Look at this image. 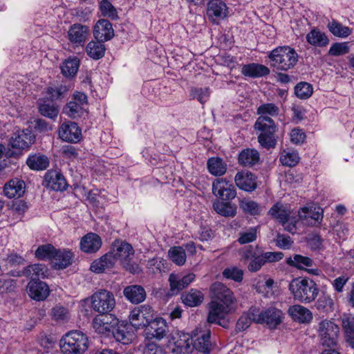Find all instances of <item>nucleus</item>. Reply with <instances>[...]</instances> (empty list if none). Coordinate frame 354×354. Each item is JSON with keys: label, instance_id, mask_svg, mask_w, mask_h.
I'll return each instance as SVG.
<instances>
[{"label": "nucleus", "instance_id": "nucleus-31", "mask_svg": "<svg viewBox=\"0 0 354 354\" xmlns=\"http://www.w3.org/2000/svg\"><path fill=\"white\" fill-rule=\"evenodd\" d=\"M207 15L212 20L223 19L227 16V6L221 0H211L207 3Z\"/></svg>", "mask_w": 354, "mask_h": 354}, {"label": "nucleus", "instance_id": "nucleus-12", "mask_svg": "<svg viewBox=\"0 0 354 354\" xmlns=\"http://www.w3.org/2000/svg\"><path fill=\"white\" fill-rule=\"evenodd\" d=\"M87 104L86 95L82 92H75L73 100L66 104L65 113L72 118H80L85 113Z\"/></svg>", "mask_w": 354, "mask_h": 354}, {"label": "nucleus", "instance_id": "nucleus-7", "mask_svg": "<svg viewBox=\"0 0 354 354\" xmlns=\"http://www.w3.org/2000/svg\"><path fill=\"white\" fill-rule=\"evenodd\" d=\"M154 317L153 310L148 305H142L134 308L129 315V322L136 329L146 328Z\"/></svg>", "mask_w": 354, "mask_h": 354}, {"label": "nucleus", "instance_id": "nucleus-59", "mask_svg": "<svg viewBox=\"0 0 354 354\" xmlns=\"http://www.w3.org/2000/svg\"><path fill=\"white\" fill-rule=\"evenodd\" d=\"M299 160V155L295 151H284L280 156L279 160L283 165L288 167L295 166Z\"/></svg>", "mask_w": 354, "mask_h": 354}, {"label": "nucleus", "instance_id": "nucleus-62", "mask_svg": "<svg viewBox=\"0 0 354 354\" xmlns=\"http://www.w3.org/2000/svg\"><path fill=\"white\" fill-rule=\"evenodd\" d=\"M240 207L245 213L251 215H259L261 213V207L257 203L250 200H243L240 203Z\"/></svg>", "mask_w": 354, "mask_h": 354}, {"label": "nucleus", "instance_id": "nucleus-35", "mask_svg": "<svg viewBox=\"0 0 354 354\" xmlns=\"http://www.w3.org/2000/svg\"><path fill=\"white\" fill-rule=\"evenodd\" d=\"M114 256L111 252L106 253L99 259L94 261L91 266V270L96 273L103 272L106 269H110L115 264Z\"/></svg>", "mask_w": 354, "mask_h": 354}, {"label": "nucleus", "instance_id": "nucleus-24", "mask_svg": "<svg viewBox=\"0 0 354 354\" xmlns=\"http://www.w3.org/2000/svg\"><path fill=\"white\" fill-rule=\"evenodd\" d=\"M291 213L290 206L281 202L276 203L268 211V214L282 225H285L289 221Z\"/></svg>", "mask_w": 354, "mask_h": 354}, {"label": "nucleus", "instance_id": "nucleus-1", "mask_svg": "<svg viewBox=\"0 0 354 354\" xmlns=\"http://www.w3.org/2000/svg\"><path fill=\"white\" fill-rule=\"evenodd\" d=\"M288 288L295 300L305 304L314 301L319 293L317 283L309 278L294 279Z\"/></svg>", "mask_w": 354, "mask_h": 354}, {"label": "nucleus", "instance_id": "nucleus-21", "mask_svg": "<svg viewBox=\"0 0 354 354\" xmlns=\"http://www.w3.org/2000/svg\"><path fill=\"white\" fill-rule=\"evenodd\" d=\"M29 296L36 301H43L50 293L48 286L41 281L31 280L27 286Z\"/></svg>", "mask_w": 354, "mask_h": 354}, {"label": "nucleus", "instance_id": "nucleus-47", "mask_svg": "<svg viewBox=\"0 0 354 354\" xmlns=\"http://www.w3.org/2000/svg\"><path fill=\"white\" fill-rule=\"evenodd\" d=\"M329 31L335 37L346 38L352 33V29L348 26H343L341 23L332 20L327 25Z\"/></svg>", "mask_w": 354, "mask_h": 354}, {"label": "nucleus", "instance_id": "nucleus-39", "mask_svg": "<svg viewBox=\"0 0 354 354\" xmlns=\"http://www.w3.org/2000/svg\"><path fill=\"white\" fill-rule=\"evenodd\" d=\"M241 73L243 75L250 77H259L270 73V69L261 64H250L242 67Z\"/></svg>", "mask_w": 354, "mask_h": 354}, {"label": "nucleus", "instance_id": "nucleus-33", "mask_svg": "<svg viewBox=\"0 0 354 354\" xmlns=\"http://www.w3.org/2000/svg\"><path fill=\"white\" fill-rule=\"evenodd\" d=\"M73 257V254L70 250H57L51 263L54 268L64 269L72 263Z\"/></svg>", "mask_w": 354, "mask_h": 354}, {"label": "nucleus", "instance_id": "nucleus-30", "mask_svg": "<svg viewBox=\"0 0 354 354\" xmlns=\"http://www.w3.org/2000/svg\"><path fill=\"white\" fill-rule=\"evenodd\" d=\"M89 32L88 27L80 24H73L68 32L69 40L75 44L84 42Z\"/></svg>", "mask_w": 354, "mask_h": 354}, {"label": "nucleus", "instance_id": "nucleus-8", "mask_svg": "<svg viewBox=\"0 0 354 354\" xmlns=\"http://www.w3.org/2000/svg\"><path fill=\"white\" fill-rule=\"evenodd\" d=\"M318 331L322 345L330 347L336 344L339 327L334 322L326 319L322 321Z\"/></svg>", "mask_w": 354, "mask_h": 354}, {"label": "nucleus", "instance_id": "nucleus-5", "mask_svg": "<svg viewBox=\"0 0 354 354\" xmlns=\"http://www.w3.org/2000/svg\"><path fill=\"white\" fill-rule=\"evenodd\" d=\"M253 311L255 312L252 313L253 322L257 324H266L270 329L276 328L282 323L284 318L283 312L273 306L262 310L256 308V310H253Z\"/></svg>", "mask_w": 354, "mask_h": 354}, {"label": "nucleus", "instance_id": "nucleus-14", "mask_svg": "<svg viewBox=\"0 0 354 354\" xmlns=\"http://www.w3.org/2000/svg\"><path fill=\"white\" fill-rule=\"evenodd\" d=\"M208 310L207 322L221 325V320L231 312L232 307L212 300L208 304Z\"/></svg>", "mask_w": 354, "mask_h": 354}, {"label": "nucleus", "instance_id": "nucleus-28", "mask_svg": "<svg viewBox=\"0 0 354 354\" xmlns=\"http://www.w3.org/2000/svg\"><path fill=\"white\" fill-rule=\"evenodd\" d=\"M234 181L238 187L246 192H252L257 188L255 176L251 172H238Z\"/></svg>", "mask_w": 354, "mask_h": 354}, {"label": "nucleus", "instance_id": "nucleus-25", "mask_svg": "<svg viewBox=\"0 0 354 354\" xmlns=\"http://www.w3.org/2000/svg\"><path fill=\"white\" fill-rule=\"evenodd\" d=\"M125 298L131 304H138L144 301L147 297L145 288L140 285H131L123 290Z\"/></svg>", "mask_w": 354, "mask_h": 354}, {"label": "nucleus", "instance_id": "nucleus-27", "mask_svg": "<svg viewBox=\"0 0 354 354\" xmlns=\"http://www.w3.org/2000/svg\"><path fill=\"white\" fill-rule=\"evenodd\" d=\"M114 256L115 262L119 261L121 264L131 260L134 254V250L132 246L126 242H122L119 245H114V248L111 251Z\"/></svg>", "mask_w": 354, "mask_h": 354}, {"label": "nucleus", "instance_id": "nucleus-63", "mask_svg": "<svg viewBox=\"0 0 354 354\" xmlns=\"http://www.w3.org/2000/svg\"><path fill=\"white\" fill-rule=\"evenodd\" d=\"M147 266L151 273L159 274L165 269V262L159 257H154L148 261Z\"/></svg>", "mask_w": 354, "mask_h": 354}, {"label": "nucleus", "instance_id": "nucleus-44", "mask_svg": "<svg viewBox=\"0 0 354 354\" xmlns=\"http://www.w3.org/2000/svg\"><path fill=\"white\" fill-rule=\"evenodd\" d=\"M103 41H91L86 46L87 55L93 59H100L104 56L106 48Z\"/></svg>", "mask_w": 354, "mask_h": 354}, {"label": "nucleus", "instance_id": "nucleus-45", "mask_svg": "<svg viewBox=\"0 0 354 354\" xmlns=\"http://www.w3.org/2000/svg\"><path fill=\"white\" fill-rule=\"evenodd\" d=\"M204 299L203 294L198 290L191 289L182 295L183 302L188 306L195 307L199 306Z\"/></svg>", "mask_w": 354, "mask_h": 354}, {"label": "nucleus", "instance_id": "nucleus-26", "mask_svg": "<svg viewBox=\"0 0 354 354\" xmlns=\"http://www.w3.org/2000/svg\"><path fill=\"white\" fill-rule=\"evenodd\" d=\"M47 187L55 191H64L67 187V183L64 176L59 172L50 170L45 176Z\"/></svg>", "mask_w": 354, "mask_h": 354}, {"label": "nucleus", "instance_id": "nucleus-9", "mask_svg": "<svg viewBox=\"0 0 354 354\" xmlns=\"http://www.w3.org/2000/svg\"><path fill=\"white\" fill-rule=\"evenodd\" d=\"M212 193L223 201L232 200L236 196L234 185L224 178H216L213 181Z\"/></svg>", "mask_w": 354, "mask_h": 354}, {"label": "nucleus", "instance_id": "nucleus-36", "mask_svg": "<svg viewBox=\"0 0 354 354\" xmlns=\"http://www.w3.org/2000/svg\"><path fill=\"white\" fill-rule=\"evenodd\" d=\"M195 277L196 275L194 273H188L180 279H178L174 274H170L169 281L171 290L173 292H178L180 290L188 286L194 280Z\"/></svg>", "mask_w": 354, "mask_h": 354}, {"label": "nucleus", "instance_id": "nucleus-51", "mask_svg": "<svg viewBox=\"0 0 354 354\" xmlns=\"http://www.w3.org/2000/svg\"><path fill=\"white\" fill-rule=\"evenodd\" d=\"M56 250L50 244L42 245L37 248L35 255L39 260L50 259L52 261Z\"/></svg>", "mask_w": 354, "mask_h": 354}, {"label": "nucleus", "instance_id": "nucleus-54", "mask_svg": "<svg viewBox=\"0 0 354 354\" xmlns=\"http://www.w3.org/2000/svg\"><path fill=\"white\" fill-rule=\"evenodd\" d=\"M313 91L312 85L306 82H299L295 87V94L302 100L309 98L312 95Z\"/></svg>", "mask_w": 354, "mask_h": 354}, {"label": "nucleus", "instance_id": "nucleus-60", "mask_svg": "<svg viewBox=\"0 0 354 354\" xmlns=\"http://www.w3.org/2000/svg\"><path fill=\"white\" fill-rule=\"evenodd\" d=\"M223 276L236 282H241L243 279V272L237 267L232 266L225 268L223 271Z\"/></svg>", "mask_w": 354, "mask_h": 354}, {"label": "nucleus", "instance_id": "nucleus-38", "mask_svg": "<svg viewBox=\"0 0 354 354\" xmlns=\"http://www.w3.org/2000/svg\"><path fill=\"white\" fill-rule=\"evenodd\" d=\"M306 41L315 47H324L329 44L326 35L317 28L312 29L306 36Z\"/></svg>", "mask_w": 354, "mask_h": 354}, {"label": "nucleus", "instance_id": "nucleus-43", "mask_svg": "<svg viewBox=\"0 0 354 354\" xmlns=\"http://www.w3.org/2000/svg\"><path fill=\"white\" fill-rule=\"evenodd\" d=\"M207 165L209 172L215 176H223L227 171V164L219 157L209 158Z\"/></svg>", "mask_w": 354, "mask_h": 354}, {"label": "nucleus", "instance_id": "nucleus-6", "mask_svg": "<svg viewBox=\"0 0 354 354\" xmlns=\"http://www.w3.org/2000/svg\"><path fill=\"white\" fill-rule=\"evenodd\" d=\"M91 308L102 315L109 314L115 306V297L112 292L101 289L91 297Z\"/></svg>", "mask_w": 354, "mask_h": 354}, {"label": "nucleus", "instance_id": "nucleus-15", "mask_svg": "<svg viewBox=\"0 0 354 354\" xmlns=\"http://www.w3.org/2000/svg\"><path fill=\"white\" fill-rule=\"evenodd\" d=\"M190 336L181 331H176L171 334L169 342L173 344L175 348L172 351L177 353L186 354L192 351Z\"/></svg>", "mask_w": 354, "mask_h": 354}, {"label": "nucleus", "instance_id": "nucleus-20", "mask_svg": "<svg viewBox=\"0 0 354 354\" xmlns=\"http://www.w3.org/2000/svg\"><path fill=\"white\" fill-rule=\"evenodd\" d=\"M210 330H200L192 337L191 343L193 348L203 354H209L211 348Z\"/></svg>", "mask_w": 354, "mask_h": 354}, {"label": "nucleus", "instance_id": "nucleus-16", "mask_svg": "<svg viewBox=\"0 0 354 354\" xmlns=\"http://www.w3.org/2000/svg\"><path fill=\"white\" fill-rule=\"evenodd\" d=\"M59 136L64 141L76 143L82 138V131L74 122H64L59 129Z\"/></svg>", "mask_w": 354, "mask_h": 354}, {"label": "nucleus", "instance_id": "nucleus-17", "mask_svg": "<svg viewBox=\"0 0 354 354\" xmlns=\"http://www.w3.org/2000/svg\"><path fill=\"white\" fill-rule=\"evenodd\" d=\"M35 142V136L28 130L17 131L13 133L10 145L12 148L24 149Z\"/></svg>", "mask_w": 354, "mask_h": 354}, {"label": "nucleus", "instance_id": "nucleus-29", "mask_svg": "<svg viewBox=\"0 0 354 354\" xmlns=\"http://www.w3.org/2000/svg\"><path fill=\"white\" fill-rule=\"evenodd\" d=\"M288 313L294 321L299 323L307 324L313 319L311 311L301 305L296 304L290 306Z\"/></svg>", "mask_w": 354, "mask_h": 354}, {"label": "nucleus", "instance_id": "nucleus-56", "mask_svg": "<svg viewBox=\"0 0 354 354\" xmlns=\"http://www.w3.org/2000/svg\"><path fill=\"white\" fill-rule=\"evenodd\" d=\"M253 310H256V308H250L248 313H243L236 324V330L237 332H241L247 329L251 324V322H253V315L252 313H255Z\"/></svg>", "mask_w": 354, "mask_h": 354}, {"label": "nucleus", "instance_id": "nucleus-55", "mask_svg": "<svg viewBox=\"0 0 354 354\" xmlns=\"http://www.w3.org/2000/svg\"><path fill=\"white\" fill-rule=\"evenodd\" d=\"M257 114L259 117H274L279 115V109L273 103H266L259 106L257 109Z\"/></svg>", "mask_w": 354, "mask_h": 354}, {"label": "nucleus", "instance_id": "nucleus-10", "mask_svg": "<svg viewBox=\"0 0 354 354\" xmlns=\"http://www.w3.org/2000/svg\"><path fill=\"white\" fill-rule=\"evenodd\" d=\"M145 338L149 340L160 341L169 333V326L165 320L161 317L153 319L145 328Z\"/></svg>", "mask_w": 354, "mask_h": 354}, {"label": "nucleus", "instance_id": "nucleus-50", "mask_svg": "<svg viewBox=\"0 0 354 354\" xmlns=\"http://www.w3.org/2000/svg\"><path fill=\"white\" fill-rule=\"evenodd\" d=\"M342 326L345 332L346 342L352 348H354V317L344 319Z\"/></svg>", "mask_w": 354, "mask_h": 354}, {"label": "nucleus", "instance_id": "nucleus-4", "mask_svg": "<svg viewBox=\"0 0 354 354\" xmlns=\"http://www.w3.org/2000/svg\"><path fill=\"white\" fill-rule=\"evenodd\" d=\"M254 127L261 132L258 136V141L263 147L270 149L275 147L277 141L274 133L277 126L270 117H259Z\"/></svg>", "mask_w": 354, "mask_h": 354}, {"label": "nucleus", "instance_id": "nucleus-40", "mask_svg": "<svg viewBox=\"0 0 354 354\" xmlns=\"http://www.w3.org/2000/svg\"><path fill=\"white\" fill-rule=\"evenodd\" d=\"M80 61L77 57H69L61 64V71L66 77H73L76 75Z\"/></svg>", "mask_w": 354, "mask_h": 354}, {"label": "nucleus", "instance_id": "nucleus-37", "mask_svg": "<svg viewBox=\"0 0 354 354\" xmlns=\"http://www.w3.org/2000/svg\"><path fill=\"white\" fill-rule=\"evenodd\" d=\"M259 152L252 149H243L239 155L238 162L243 167H251L259 161Z\"/></svg>", "mask_w": 354, "mask_h": 354}, {"label": "nucleus", "instance_id": "nucleus-2", "mask_svg": "<svg viewBox=\"0 0 354 354\" xmlns=\"http://www.w3.org/2000/svg\"><path fill=\"white\" fill-rule=\"evenodd\" d=\"M271 66L277 71H287L293 68L298 62L299 55L290 46H279L272 50L269 55Z\"/></svg>", "mask_w": 354, "mask_h": 354}, {"label": "nucleus", "instance_id": "nucleus-3", "mask_svg": "<svg viewBox=\"0 0 354 354\" xmlns=\"http://www.w3.org/2000/svg\"><path fill=\"white\" fill-rule=\"evenodd\" d=\"M88 346V337L80 330H71L60 339V349L64 354H83Z\"/></svg>", "mask_w": 354, "mask_h": 354}, {"label": "nucleus", "instance_id": "nucleus-18", "mask_svg": "<svg viewBox=\"0 0 354 354\" xmlns=\"http://www.w3.org/2000/svg\"><path fill=\"white\" fill-rule=\"evenodd\" d=\"M300 220L306 221L310 225H315L323 218V209L319 207H303L298 211Z\"/></svg>", "mask_w": 354, "mask_h": 354}, {"label": "nucleus", "instance_id": "nucleus-49", "mask_svg": "<svg viewBox=\"0 0 354 354\" xmlns=\"http://www.w3.org/2000/svg\"><path fill=\"white\" fill-rule=\"evenodd\" d=\"M52 319L58 323H66L70 319V313L67 308L57 305L51 310Z\"/></svg>", "mask_w": 354, "mask_h": 354}, {"label": "nucleus", "instance_id": "nucleus-19", "mask_svg": "<svg viewBox=\"0 0 354 354\" xmlns=\"http://www.w3.org/2000/svg\"><path fill=\"white\" fill-rule=\"evenodd\" d=\"M93 35L97 40L106 41L114 37V30L111 23L104 19H100L93 28Z\"/></svg>", "mask_w": 354, "mask_h": 354}, {"label": "nucleus", "instance_id": "nucleus-58", "mask_svg": "<svg viewBox=\"0 0 354 354\" xmlns=\"http://www.w3.org/2000/svg\"><path fill=\"white\" fill-rule=\"evenodd\" d=\"M257 230L258 227H253L240 232L237 241L241 245L254 241L257 237Z\"/></svg>", "mask_w": 354, "mask_h": 354}, {"label": "nucleus", "instance_id": "nucleus-64", "mask_svg": "<svg viewBox=\"0 0 354 354\" xmlns=\"http://www.w3.org/2000/svg\"><path fill=\"white\" fill-rule=\"evenodd\" d=\"M333 300L329 296L324 295L317 299L315 306L319 310L328 312L333 310Z\"/></svg>", "mask_w": 354, "mask_h": 354}, {"label": "nucleus", "instance_id": "nucleus-23", "mask_svg": "<svg viewBox=\"0 0 354 354\" xmlns=\"http://www.w3.org/2000/svg\"><path fill=\"white\" fill-rule=\"evenodd\" d=\"M48 270L44 264L37 263L26 266L22 271L12 272V276H26L32 280L36 278H45L48 276Z\"/></svg>", "mask_w": 354, "mask_h": 354}, {"label": "nucleus", "instance_id": "nucleus-52", "mask_svg": "<svg viewBox=\"0 0 354 354\" xmlns=\"http://www.w3.org/2000/svg\"><path fill=\"white\" fill-rule=\"evenodd\" d=\"M259 250V246L256 245V250L253 252V254L251 255V260L248 265V269L250 272H258L264 265V262Z\"/></svg>", "mask_w": 354, "mask_h": 354}, {"label": "nucleus", "instance_id": "nucleus-13", "mask_svg": "<svg viewBox=\"0 0 354 354\" xmlns=\"http://www.w3.org/2000/svg\"><path fill=\"white\" fill-rule=\"evenodd\" d=\"M212 301L227 305L231 307L236 302L233 292L221 282H215L210 286Z\"/></svg>", "mask_w": 354, "mask_h": 354}, {"label": "nucleus", "instance_id": "nucleus-22", "mask_svg": "<svg viewBox=\"0 0 354 354\" xmlns=\"http://www.w3.org/2000/svg\"><path fill=\"white\" fill-rule=\"evenodd\" d=\"M102 244L101 237L93 232L84 235L80 241V249L85 253H95L97 252Z\"/></svg>", "mask_w": 354, "mask_h": 354}, {"label": "nucleus", "instance_id": "nucleus-48", "mask_svg": "<svg viewBox=\"0 0 354 354\" xmlns=\"http://www.w3.org/2000/svg\"><path fill=\"white\" fill-rule=\"evenodd\" d=\"M168 256L178 266L184 265L187 259L185 250L182 246L171 247L168 251Z\"/></svg>", "mask_w": 354, "mask_h": 354}, {"label": "nucleus", "instance_id": "nucleus-32", "mask_svg": "<svg viewBox=\"0 0 354 354\" xmlns=\"http://www.w3.org/2000/svg\"><path fill=\"white\" fill-rule=\"evenodd\" d=\"M5 195L10 198H19L25 192V183L18 178L10 180L4 186Z\"/></svg>", "mask_w": 354, "mask_h": 354}, {"label": "nucleus", "instance_id": "nucleus-42", "mask_svg": "<svg viewBox=\"0 0 354 354\" xmlns=\"http://www.w3.org/2000/svg\"><path fill=\"white\" fill-rule=\"evenodd\" d=\"M213 209L222 216L234 217L236 214V206L229 202L216 200L213 203Z\"/></svg>", "mask_w": 354, "mask_h": 354}, {"label": "nucleus", "instance_id": "nucleus-57", "mask_svg": "<svg viewBox=\"0 0 354 354\" xmlns=\"http://www.w3.org/2000/svg\"><path fill=\"white\" fill-rule=\"evenodd\" d=\"M100 9L102 16L111 19L118 18V12L112 3L108 0H102L100 4Z\"/></svg>", "mask_w": 354, "mask_h": 354}, {"label": "nucleus", "instance_id": "nucleus-41", "mask_svg": "<svg viewBox=\"0 0 354 354\" xmlns=\"http://www.w3.org/2000/svg\"><path fill=\"white\" fill-rule=\"evenodd\" d=\"M27 165L32 170H44L49 165L48 158L40 153L31 154L26 160Z\"/></svg>", "mask_w": 354, "mask_h": 354}, {"label": "nucleus", "instance_id": "nucleus-34", "mask_svg": "<svg viewBox=\"0 0 354 354\" xmlns=\"http://www.w3.org/2000/svg\"><path fill=\"white\" fill-rule=\"evenodd\" d=\"M131 324H120L119 323L112 333L115 340L123 344L131 343L134 336L133 333L131 331Z\"/></svg>", "mask_w": 354, "mask_h": 354}, {"label": "nucleus", "instance_id": "nucleus-53", "mask_svg": "<svg viewBox=\"0 0 354 354\" xmlns=\"http://www.w3.org/2000/svg\"><path fill=\"white\" fill-rule=\"evenodd\" d=\"M39 111L42 115L46 118L55 119L58 115L59 108L53 103L44 102L39 104Z\"/></svg>", "mask_w": 354, "mask_h": 354}, {"label": "nucleus", "instance_id": "nucleus-61", "mask_svg": "<svg viewBox=\"0 0 354 354\" xmlns=\"http://www.w3.org/2000/svg\"><path fill=\"white\" fill-rule=\"evenodd\" d=\"M190 96L192 99H197L201 104H203L209 99V89L207 87L192 88Z\"/></svg>", "mask_w": 354, "mask_h": 354}, {"label": "nucleus", "instance_id": "nucleus-46", "mask_svg": "<svg viewBox=\"0 0 354 354\" xmlns=\"http://www.w3.org/2000/svg\"><path fill=\"white\" fill-rule=\"evenodd\" d=\"M286 263L290 266L299 270H305L307 267H312L314 264V261L308 257L295 254L293 257L288 258Z\"/></svg>", "mask_w": 354, "mask_h": 354}, {"label": "nucleus", "instance_id": "nucleus-11", "mask_svg": "<svg viewBox=\"0 0 354 354\" xmlns=\"http://www.w3.org/2000/svg\"><path fill=\"white\" fill-rule=\"evenodd\" d=\"M119 324V319L112 314L97 316L93 320V327L95 332L106 336L112 334Z\"/></svg>", "mask_w": 354, "mask_h": 354}]
</instances>
